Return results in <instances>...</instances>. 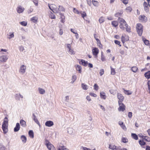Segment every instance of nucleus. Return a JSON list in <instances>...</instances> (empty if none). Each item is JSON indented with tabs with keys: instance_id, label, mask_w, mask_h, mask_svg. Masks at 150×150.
<instances>
[{
	"instance_id": "nucleus-40",
	"label": "nucleus",
	"mask_w": 150,
	"mask_h": 150,
	"mask_svg": "<svg viewBox=\"0 0 150 150\" xmlns=\"http://www.w3.org/2000/svg\"><path fill=\"white\" fill-rule=\"evenodd\" d=\"M122 141L124 143H126L128 142V139L126 137H122Z\"/></svg>"
},
{
	"instance_id": "nucleus-33",
	"label": "nucleus",
	"mask_w": 150,
	"mask_h": 150,
	"mask_svg": "<svg viewBox=\"0 0 150 150\" xmlns=\"http://www.w3.org/2000/svg\"><path fill=\"white\" fill-rule=\"evenodd\" d=\"M27 22L26 21H24L22 22H20V24L23 26H26L27 24Z\"/></svg>"
},
{
	"instance_id": "nucleus-16",
	"label": "nucleus",
	"mask_w": 150,
	"mask_h": 150,
	"mask_svg": "<svg viewBox=\"0 0 150 150\" xmlns=\"http://www.w3.org/2000/svg\"><path fill=\"white\" fill-rule=\"evenodd\" d=\"M92 52L93 54L94 55L97 56L99 52V50L98 49L96 48H95L93 49L92 50Z\"/></svg>"
},
{
	"instance_id": "nucleus-61",
	"label": "nucleus",
	"mask_w": 150,
	"mask_h": 150,
	"mask_svg": "<svg viewBox=\"0 0 150 150\" xmlns=\"http://www.w3.org/2000/svg\"><path fill=\"white\" fill-rule=\"evenodd\" d=\"M124 4H127L128 3V0H120Z\"/></svg>"
},
{
	"instance_id": "nucleus-43",
	"label": "nucleus",
	"mask_w": 150,
	"mask_h": 150,
	"mask_svg": "<svg viewBox=\"0 0 150 150\" xmlns=\"http://www.w3.org/2000/svg\"><path fill=\"white\" fill-rule=\"evenodd\" d=\"M96 41L97 42L98 45L100 48L102 47V45L101 44L100 40L98 39H96Z\"/></svg>"
},
{
	"instance_id": "nucleus-18",
	"label": "nucleus",
	"mask_w": 150,
	"mask_h": 150,
	"mask_svg": "<svg viewBox=\"0 0 150 150\" xmlns=\"http://www.w3.org/2000/svg\"><path fill=\"white\" fill-rule=\"evenodd\" d=\"M117 98L119 100V102H120V103L122 102L124 100V97L120 93H118L117 94Z\"/></svg>"
},
{
	"instance_id": "nucleus-50",
	"label": "nucleus",
	"mask_w": 150,
	"mask_h": 150,
	"mask_svg": "<svg viewBox=\"0 0 150 150\" xmlns=\"http://www.w3.org/2000/svg\"><path fill=\"white\" fill-rule=\"evenodd\" d=\"M104 21V18L103 17H101L99 19V21L100 23H103Z\"/></svg>"
},
{
	"instance_id": "nucleus-24",
	"label": "nucleus",
	"mask_w": 150,
	"mask_h": 150,
	"mask_svg": "<svg viewBox=\"0 0 150 150\" xmlns=\"http://www.w3.org/2000/svg\"><path fill=\"white\" fill-rule=\"evenodd\" d=\"M20 123L21 125L23 127H25L26 126L25 121L23 120L20 121Z\"/></svg>"
},
{
	"instance_id": "nucleus-47",
	"label": "nucleus",
	"mask_w": 150,
	"mask_h": 150,
	"mask_svg": "<svg viewBox=\"0 0 150 150\" xmlns=\"http://www.w3.org/2000/svg\"><path fill=\"white\" fill-rule=\"evenodd\" d=\"M52 11L53 12L55 13H58V8H57V7L56 6V7H55V8H54Z\"/></svg>"
},
{
	"instance_id": "nucleus-3",
	"label": "nucleus",
	"mask_w": 150,
	"mask_h": 150,
	"mask_svg": "<svg viewBox=\"0 0 150 150\" xmlns=\"http://www.w3.org/2000/svg\"><path fill=\"white\" fill-rule=\"evenodd\" d=\"M136 28L139 35L140 36H141L143 31V27L142 24L139 23H137V24Z\"/></svg>"
},
{
	"instance_id": "nucleus-63",
	"label": "nucleus",
	"mask_w": 150,
	"mask_h": 150,
	"mask_svg": "<svg viewBox=\"0 0 150 150\" xmlns=\"http://www.w3.org/2000/svg\"><path fill=\"white\" fill-rule=\"evenodd\" d=\"M120 126L125 131L126 130L127 128L123 124L122 125H121Z\"/></svg>"
},
{
	"instance_id": "nucleus-14",
	"label": "nucleus",
	"mask_w": 150,
	"mask_h": 150,
	"mask_svg": "<svg viewBox=\"0 0 150 150\" xmlns=\"http://www.w3.org/2000/svg\"><path fill=\"white\" fill-rule=\"evenodd\" d=\"M54 125L53 122L51 121H48L45 123V125L48 127H50Z\"/></svg>"
},
{
	"instance_id": "nucleus-49",
	"label": "nucleus",
	"mask_w": 150,
	"mask_h": 150,
	"mask_svg": "<svg viewBox=\"0 0 150 150\" xmlns=\"http://www.w3.org/2000/svg\"><path fill=\"white\" fill-rule=\"evenodd\" d=\"M73 132V129L72 128H70L68 129V132L70 134H71Z\"/></svg>"
},
{
	"instance_id": "nucleus-1",
	"label": "nucleus",
	"mask_w": 150,
	"mask_h": 150,
	"mask_svg": "<svg viewBox=\"0 0 150 150\" xmlns=\"http://www.w3.org/2000/svg\"><path fill=\"white\" fill-rule=\"evenodd\" d=\"M8 119L6 117L4 120L3 124L2 125V129L4 133H6L8 131L7 127L8 126Z\"/></svg>"
},
{
	"instance_id": "nucleus-44",
	"label": "nucleus",
	"mask_w": 150,
	"mask_h": 150,
	"mask_svg": "<svg viewBox=\"0 0 150 150\" xmlns=\"http://www.w3.org/2000/svg\"><path fill=\"white\" fill-rule=\"evenodd\" d=\"M49 17L52 19H55V16L52 12L49 15Z\"/></svg>"
},
{
	"instance_id": "nucleus-27",
	"label": "nucleus",
	"mask_w": 150,
	"mask_h": 150,
	"mask_svg": "<svg viewBox=\"0 0 150 150\" xmlns=\"http://www.w3.org/2000/svg\"><path fill=\"white\" fill-rule=\"evenodd\" d=\"M144 76L147 79L150 78V71H149L144 74Z\"/></svg>"
},
{
	"instance_id": "nucleus-34",
	"label": "nucleus",
	"mask_w": 150,
	"mask_h": 150,
	"mask_svg": "<svg viewBox=\"0 0 150 150\" xmlns=\"http://www.w3.org/2000/svg\"><path fill=\"white\" fill-rule=\"evenodd\" d=\"M21 139L23 143H25L26 141V138L24 135H22L21 137Z\"/></svg>"
},
{
	"instance_id": "nucleus-37",
	"label": "nucleus",
	"mask_w": 150,
	"mask_h": 150,
	"mask_svg": "<svg viewBox=\"0 0 150 150\" xmlns=\"http://www.w3.org/2000/svg\"><path fill=\"white\" fill-rule=\"evenodd\" d=\"M92 3L93 5L95 6H97L98 5L99 2L96 1L92 0Z\"/></svg>"
},
{
	"instance_id": "nucleus-26",
	"label": "nucleus",
	"mask_w": 150,
	"mask_h": 150,
	"mask_svg": "<svg viewBox=\"0 0 150 150\" xmlns=\"http://www.w3.org/2000/svg\"><path fill=\"white\" fill-rule=\"evenodd\" d=\"M142 40L145 45H149V47L150 49V43L149 44V41L144 38H142Z\"/></svg>"
},
{
	"instance_id": "nucleus-41",
	"label": "nucleus",
	"mask_w": 150,
	"mask_h": 150,
	"mask_svg": "<svg viewBox=\"0 0 150 150\" xmlns=\"http://www.w3.org/2000/svg\"><path fill=\"white\" fill-rule=\"evenodd\" d=\"M111 68V74L112 75H114L116 73L115 70L112 67H110Z\"/></svg>"
},
{
	"instance_id": "nucleus-58",
	"label": "nucleus",
	"mask_w": 150,
	"mask_h": 150,
	"mask_svg": "<svg viewBox=\"0 0 150 150\" xmlns=\"http://www.w3.org/2000/svg\"><path fill=\"white\" fill-rule=\"evenodd\" d=\"M33 1L36 6H37L38 5V0H33Z\"/></svg>"
},
{
	"instance_id": "nucleus-35",
	"label": "nucleus",
	"mask_w": 150,
	"mask_h": 150,
	"mask_svg": "<svg viewBox=\"0 0 150 150\" xmlns=\"http://www.w3.org/2000/svg\"><path fill=\"white\" fill-rule=\"evenodd\" d=\"M77 79L76 76L75 75H73L72 76L71 83H74Z\"/></svg>"
},
{
	"instance_id": "nucleus-2",
	"label": "nucleus",
	"mask_w": 150,
	"mask_h": 150,
	"mask_svg": "<svg viewBox=\"0 0 150 150\" xmlns=\"http://www.w3.org/2000/svg\"><path fill=\"white\" fill-rule=\"evenodd\" d=\"M119 20L120 23V28L122 30H124L125 29V27L127 26V24L123 18H119Z\"/></svg>"
},
{
	"instance_id": "nucleus-32",
	"label": "nucleus",
	"mask_w": 150,
	"mask_h": 150,
	"mask_svg": "<svg viewBox=\"0 0 150 150\" xmlns=\"http://www.w3.org/2000/svg\"><path fill=\"white\" fill-rule=\"evenodd\" d=\"M100 95L101 98L104 99H106V96L105 93L103 92H100Z\"/></svg>"
},
{
	"instance_id": "nucleus-57",
	"label": "nucleus",
	"mask_w": 150,
	"mask_h": 150,
	"mask_svg": "<svg viewBox=\"0 0 150 150\" xmlns=\"http://www.w3.org/2000/svg\"><path fill=\"white\" fill-rule=\"evenodd\" d=\"M104 70L103 69H101L100 70V76H102L104 73Z\"/></svg>"
},
{
	"instance_id": "nucleus-19",
	"label": "nucleus",
	"mask_w": 150,
	"mask_h": 150,
	"mask_svg": "<svg viewBox=\"0 0 150 150\" xmlns=\"http://www.w3.org/2000/svg\"><path fill=\"white\" fill-rule=\"evenodd\" d=\"M33 118L35 122L38 124L39 126H40V123L34 114H33Z\"/></svg>"
},
{
	"instance_id": "nucleus-6",
	"label": "nucleus",
	"mask_w": 150,
	"mask_h": 150,
	"mask_svg": "<svg viewBox=\"0 0 150 150\" xmlns=\"http://www.w3.org/2000/svg\"><path fill=\"white\" fill-rule=\"evenodd\" d=\"M67 47L68 49V52L69 54L71 55H74L75 54V52L74 51L73 49L71 47L70 44H67Z\"/></svg>"
},
{
	"instance_id": "nucleus-21",
	"label": "nucleus",
	"mask_w": 150,
	"mask_h": 150,
	"mask_svg": "<svg viewBox=\"0 0 150 150\" xmlns=\"http://www.w3.org/2000/svg\"><path fill=\"white\" fill-rule=\"evenodd\" d=\"M20 128V124L18 123H17L15 127L14 128V131L15 132H17L19 130Z\"/></svg>"
},
{
	"instance_id": "nucleus-25",
	"label": "nucleus",
	"mask_w": 150,
	"mask_h": 150,
	"mask_svg": "<svg viewBox=\"0 0 150 150\" xmlns=\"http://www.w3.org/2000/svg\"><path fill=\"white\" fill-rule=\"evenodd\" d=\"M76 69L77 71H78L80 73H81V70L82 69V68L80 65H77L76 67Z\"/></svg>"
},
{
	"instance_id": "nucleus-13",
	"label": "nucleus",
	"mask_w": 150,
	"mask_h": 150,
	"mask_svg": "<svg viewBox=\"0 0 150 150\" xmlns=\"http://www.w3.org/2000/svg\"><path fill=\"white\" fill-rule=\"evenodd\" d=\"M121 41L123 43H124L125 41H127L129 40V38L128 36H126L125 35L124 36L122 35L121 37Z\"/></svg>"
},
{
	"instance_id": "nucleus-62",
	"label": "nucleus",
	"mask_w": 150,
	"mask_h": 150,
	"mask_svg": "<svg viewBox=\"0 0 150 150\" xmlns=\"http://www.w3.org/2000/svg\"><path fill=\"white\" fill-rule=\"evenodd\" d=\"M0 150H5V146L2 145H0Z\"/></svg>"
},
{
	"instance_id": "nucleus-48",
	"label": "nucleus",
	"mask_w": 150,
	"mask_h": 150,
	"mask_svg": "<svg viewBox=\"0 0 150 150\" xmlns=\"http://www.w3.org/2000/svg\"><path fill=\"white\" fill-rule=\"evenodd\" d=\"M138 69V68L136 67H132V71L134 72H136Z\"/></svg>"
},
{
	"instance_id": "nucleus-56",
	"label": "nucleus",
	"mask_w": 150,
	"mask_h": 150,
	"mask_svg": "<svg viewBox=\"0 0 150 150\" xmlns=\"http://www.w3.org/2000/svg\"><path fill=\"white\" fill-rule=\"evenodd\" d=\"M73 11L75 13H76L78 14L79 13V11L77 10L75 8H73Z\"/></svg>"
},
{
	"instance_id": "nucleus-17",
	"label": "nucleus",
	"mask_w": 150,
	"mask_h": 150,
	"mask_svg": "<svg viewBox=\"0 0 150 150\" xmlns=\"http://www.w3.org/2000/svg\"><path fill=\"white\" fill-rule=\"evenodd\" d=\"M79 63L80 64L83 65L84 66H86L88 64L87 61H86L83 59L80 60L79 62Z\"/></svg>"
},
{
	"instance_id": "nucleus-22",
	"label": "nucleus",
	"mask_w": 150,
	"mask_h": 150,
	"mask_svg": "<svg viewBox=\"0 0 150 150\" xmlns=\"http://www.w3.org/2000/svg\"><path fill=\"white\" fill-rule=\"evenodd\" d=\"M38 91L39 93L41 94H44L45 93V90L41 88H38Z\"/></svg>"
},
{
	"instance_id": "nucleus-9",
	"label": "nucleus",
	"mask_w": 150,
	"mask_h": 150,
	"mask_svg": "<svg viewBox=\"0 0 150 150\" xmlns=\"http://www.w3.org/2000/svg\"><path fill=\"white\" fill-rule=\"evenodd\" d=\"M139 19L141 22H145L147 21V18L144 15H140L139 16Z\"/></svg>"
},
{
	"instance_id": "nucleus-45",
	"label": "nucleus",
	"mask_w": 150,
	"mask_h": 150,
	"mask_svg": "<svg viewBox=\"0 0 150 150\" xmlns=\"http://www.w3.org/2000/svg\"><path fill=\"white\" fill-rule=\"evenodd\" d=\"M126 10L127 11V12H131L132 10V8L130 6H128L126 8Z\"/></svg>"
},
{
	"instance_id": "nucleus-52",
	"label": "nucleus",
	"mask_w": 150,
	"mask_h": 150,
	"mask_svg": "<svg viewBox=\"0 0 150 150\" xmlns=\"http://www.w3.org/2000/svg\"><path fill=\"white\" fill-rule=\"evenodd\" d=\"M93 87H94V89L95 90L97 91L99 87H98V85H97V84H96V83L94 85Z\"/></svg>"
},
{
	"instance_id": "nucleus-46",
	"label": "nucleus",
	"mask_w": 150,
	"mask_h": 150,
	"mask_svg": "<svg viewBox=\"0 0 150 150\" xmlns=\"http://www.w3.org/2000/svg\"><path fill=\"white\" fill-rule=\"evenodd\" d=\"M101 59L102 61H104L105 60V57L103 55V53L101 52Z\"/></svg>"
},
{
	"instance_id": "nucleus-7",
	"label": "nucleus",
	"mask_w": 150,
	"mask_h": 150,
	"mask_svg": "<svg viewBox=\"0 0 150 150\" xmlns=\"http://www.w3.org/2000/svg\"><path fill=\"white\" fill-rule=\"evenodd\" d=\"M143 5L145 11L146 13L148 12L149 11V8L148 6L149 5L148 3L146 1H144L143 4Z\"/></svg>"
},
{
	"instance_id": "nucleus-23",
	"label": "nucleus",
	"mask_w": 150,
	"mask_h": 150,
	"mask_svg": "<svg viewBox=\"0 0 150 150\" xmlns=\"http://www.w3.org/2000/svg\"><path fill=\"white\" fill-rule=\"evenodd\" d=\"M59 14L60 15V17L61 18V22L62 23H64L65 22V17L64 15L60 13H59Z\"/></svg>"
},
{
	"instance_id": "nucleus-12",
	"label": "nucleus",
	"mask_w": 150,
	"mask_h": 150,
	"mask_svg": "<svg viewBox=\"0 0 150 150\" xmlns=\"http://www.w3.org/2000/svg\"><path fill=\"white\" fill-rule=\"evenodd\" d=\"M8 59V57L6 55H3L0 57V62H5Z\"/></svg>"
},
{
	"instance_id": "nucleus-36",
	"label": "nucleus",
	"mask_w": 150,
	"mask_h": 150,
	"mask_svg": "<svg viewBox=\"0 0 150 150\" xmlns=\"http://www.w3.org/2000/svg\"><path fill=\"white\" fill-rule=\"evenodd\" d=\"M131 136L132 137L135 139V140H137L138 139V137L137 135L134 133H132L131 134Z\"/></svg>"
},
{
	"instance_id": "nucleus-11",
	"label": "nucleus",
	"mask_w": 150,
	"mask_h": 150,
	"mask_svg": "<svg viewBox=\"0 0 150 150\" xmlns=\"http://www.w3.org/2000/svg\"><path fill=\"white\" fill-rule=\"evenodd\" d=\"M16 99L18 100H20L21 98V100L23 98V96L20 93L16 94L15 95Z\"/></svg>"
},
{
	"instance_id": "nucleus-39",
	"label": "nucleus",
	"mask_w": 150,
	"mask_h": 150,
	"mask_svg": "<svg viewBox=\"0 0 150 150\" xmlns=\"http://www.w3.org/2000/svg\"><path fill=\"white\" fill-rule=\"evenodd\" d=\"M38 18L35 17H34L31 19V21H32L34 23L37 22L38 21Z\"/></svg>"
},
{
	"instance_id": "nucleus-60",
	"label": "nucleus",
	"mask_w": 150,
	"mask_h": 150,
	"mask_svg": "<svg viewBox=\"0 0 150 150\" xmlns=\"http://www.w3.org/2000/svg\"><path fill=\"white\" fill-rule=\"evenodd\" d=\"M139 144L141 145H144L145 144V143L143 141L140 140L139 141Z\"/></svg>"
},
{
	"instance_id": "nucleus-5",
	"label": "nucleus",
	"mask_w": 150,
	"mask_h": 150,
	"mask_svg": "<svg viewBox=\"0 0 150 150\" xmlns=\"http://www.w3.org/2000/svg\"><path fill=\"white\" fill-rule=\"evenodd\" d=\"M45 143L49 150H55V149L54 146L50 143L47 140H45Z\"/></svg>"
},
{
	"instance_id": "nucleus-51",
	"label": "nucleus",
	"mask_w": 150,
	"mask_h": 150,
	"mask_svg": "<svg viewBox=\"0 0 150 150\" xmlns=\"http://www.w3.org/2000/svg\"><path fill=\"white\" fill-rule=\"evenodd\" d=\"M126 28V31L128 32L129 33L130 32L131 28L129 27H128V25L127 26L125 27Z\"/></svg>"
},
{
	"instance_id": "nucleus-8",
	"label": "nucleus",
	"mask_w": 150,
	"mask_h": 150,
	"mask_svg": "<svg viewBox=\"0 0 150 150\" xmlns=\"http://www.w3.org/2000/svg\"><path fill=\"white\" fill-rule=\"evenodd\" d=\"M119 107L118 110L119 111H123L125 110V106L122 102H118Z\"/></svg>"
},
{
	"instance_id": "nucleus-64",
	"label": "nucleus",
	"mask_w": 150,
	"mask_h": 150,
	"mask_svg": "<svg viewBox=\"0 0 150 150\" xmlns=\"http://www.w3.org/2000/svg\"><path fill=\"white\" fill-rule=\"evenodd\" d=\"M121 148V147L120 146H115V150H120Z\"/></svg>"
},
{
	"instance_id": "nucleus-42",
	"label": "nucleus",
	"mask_w": 150,
	"mask_h": 150,
	"mask_svg": "<svg viewBox=\"0 0 150 150\" xmlns=\"http://www.w3.org/2000/svg\"><path fill=\"white\" fill-rule=\"evenodd\" d=\"M115 146L113 144H110L109 145V148L112 150H115Z\"/></svg>"
},
{
	"instance_id": "nucleus-30",
	"label": "nucleus",
	"mask_w": 150,
	"mask_h": 150,
	"mask_svg": "<svg viewBox=\"0 0 150 150\" xmlns=\"http://www.w3.org/2000/svg\"><path fill=\"white\" fill-rule=\"evenodd\" d=\"M58 9V13L59 11H65V8L62 6H59Z\"/></svg>"
},
{
	"instance_id": "nucleus-31",
	"label": "nucleus",
	"mask_w": 150,
	"mask_h": 150,
	"mask_svg": "<svg viewBox=\"0 0 150 150\" xmlns=\"http://www.w3.org/2000/svg\"><path fill=\"white\" fill-rule=\"evenodd\" d=\"M48 6L50 8V9L52 11L54 8H55V7H56V5L54 4H52L51 5H50L49 4H48Z\"/></svg>"
},
{
	"instance_id": "nucleus-20",
	"label": "nucleus",
	"mask_w": 150,
	"mask_h": 150,
	"mask_svg": "<svg viewBox=\"0 0 150 150\" xmlns=\"http://www.w3.org/2000/svg\"><path fill=\"white\" fill-rule=\"evenodd\" d=\"M57 150H69L65 146L63 145L59 146L57 148Z\"/></svg>"
},
{
	"instance_id": "nucleus-4",
	"label": "nucleus",
	"mask_w": 150,
	"mask_h": 150,
	"mask_svg": "<svg viewBox=\"0 0 150 150\" xmlns=\"http://www.w3.org/2000/svg\"><path fill=\"white\" fill-rule=\"evenodd\" d=\"M26 66L24 64H22L20 67L19 72L20 74L23 75L26 72Z\"/></svg>"
},
{
	"instance_id": "nucleus-55",
	"label": "nucleus",
	"mask_w": 150,
	"mask_h": 150,
	"mask_svg": "<svg viewBox=\"0 0 150 150\" xmlns=\"http://www.w3.org/2000/svg\"><path fill=\"white\" fill-rule=\"evenodd\" d=\"M144 139L147 142L150 141V138L147 136H145Z\"/></svg>"
},
{
	"instance_id": "nucleus-15",
	"label": "nucleus",
	"mask_w": 150,
	"mask_h": 150,
	"mask_svg": "<svg viewBox=\"0 0 150 150\" xmlns=\"http://www.w3.org/2000/svg\"><path fill=\"white\" fill-rule=\"evenodd\" d=\"M14 33L10 32L8 33L7 35V38L8 39H11L12 38H13L14 37Z\"/></svg>"
},
{
	"instance_id": "nucleus-29",
	"label": "nucleus",
	"mask_w": 150,
	"mask_h": 150,
	"mask_svg": "<svg viewBox=\"0 0 150 150\" xmlns=\"http://www.w3.org/2000/svg\"><path fill=\"white\" fill-rule=\"evenodd\" d=\"M28 134L30 137L33 138L34 137V133L32 130H30L28 132Z\"/></svg>"
},
{
	"instance_id": "nucleus-53",
	"label": "nucleus",
	"mask_w": 150,
	"mask_h": 150,
	"mask_svg": "<svg viewBox=\"0 0 150 150\" xmlns=\"http://www.w3.org/2000/svg\"><path fill=\"white\" fill-rule=\"evenodd\" d=\"M147 84L148 86V89L149 91V93L150 94V80L148 81Z\"/></svg>"
},
{
	"instance_id": "nucleus-54",
	"label": "nucleus",
	"mask_w": 150,
	"mask_h": 150,
	"mask_svg": "<svg viewBox=\"0 0 150 150\" xmlns=\"http://www.w3.org/2000/svg\"><path fill=\"white\" fill-rule=\"evenodd\" d=\"M125 91H126L127 93L125 92V93L127 94V95H130L132 94V92L131 91H130L128 90H124Z\"/></svg>"
},
{
	"instance_id": "nucleus-38",
	"label": "nucleus",
	"mask_w": 150,
	"mask_h": 150,
	"mask_svg": "<svg viewBox=\"0 0 150 150\" xmlns=\"http://www.w3.org/2000/svg\"><path fill=\"white\" fill-rule=\"evenodd\" d=\"M112 24L113 26L116 27L118 25V23L117 21H113L112 22Z\"/></svg>"
},
{
	"instance_id": "nucleus-28",
	"label": "nucleus",
	"mask_w": 150,
	"mask_h": 150,
	"mask_svg": "<svg viewBox=\"0 0 150 150\" xmlns=\"http://www.w3.org/2000/svg\"><path fill=\"white\" fill-rule=\"evenodd\" d=\"M81 86L82 89L84 90H86L88 88V86L84 83H82L81 84Z\"/></svg>"
},
{
	"instance_id": "nucleus-59",
	"label": "nucleus",
	"mask_w": 150,
	"mask_h": 150,
	"mask_svg": "<svg viewBox=\"0 0 150 150\" xmlns=\"http://www.w3.org/2000/svg\"><path fill=\"white\" fill-rule=\"evenodd\" d=\"M110 93L114 95L116 93L115 91L113 89H111L110 90Z\"/></svg>"
},
{
	"instance_id": "nucleus-10",
	"label": "nucleus",
	"mask_w": 150,
	"mask_h": 150,
	"mask_svg": "<svg viewBox=\"0 0 150 150\" xmlns=\"http://www.w3.org/2000/svg\"><path fill=\"white\" fill-rule=\"evenodd\" d=\"M24 10V8L21 6H18L16 9L17 12L19 13H22Z\"/></svg>"
}]
</instances>
